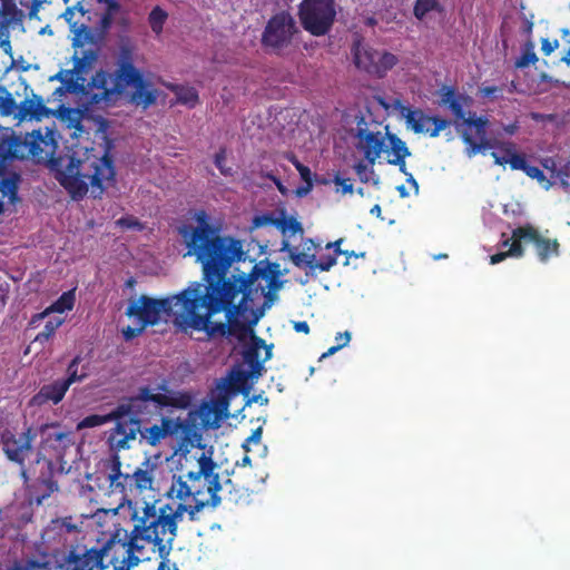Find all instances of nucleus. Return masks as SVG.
Masks as SVG:
<instances>
[{
	"label": "nucleus",
	"mask_w": 570,
	"mask_h": 570,
	"mask_svg": "<svg viewBox=\"0 0 570 570\" xmlns=\"http://www.w3.org/2000/svg\"><path fill=\"white\" fill-rule=\"evenodd\" d=\"M228 287L220 292L206 282H190L178 294L164 298L140 295L132 299L126 315L134 317L141 328L158 324L167 316L181 333L204 332L209 338L216 336L245 335L252 332L263 316V309L247 304L248 294L235 298L228 296Z\"/></svg>",
	"instance_id": "1"
},
{
	"label": "nucleus",
	"mask_w": 570,
	"mask_h": 570,
	"mask_svg": "<svg viewBox=\"0 0 570 570\" xmlns=\"http://www.w3.org/2000/svg\"><path fill=\"white\" fill-rule=\"evenodd\" d=\"M195 219L197 226L183 224L178 227V234L187 248L184 257L193 256L202 265L204 282L220 292L228 287V296L235 299L238 295L248 294L247 304L253 306L255 295L258 294V288L254 287L255 282L259 277L268 278L266 268L255 265L248 275L240 273L226 277L232 265L244 255L240 240L219 235L205 210H198Z\"/></svg>",
	"instance_id": "2"
},
{
	"label": "nucleus",
	"mask_w": 570,
	"mask_h": 570,
	"mask_svg": "<svg viewBox=\"0 0 570 570\" xmlns=\"http://www.w3.org/2000/svg\"><path fill=\"white\" fill-rule=\"evenodd\" d=\"M136 49L127 42L119 47L112 72L98 70L88 82L87 102L97 108L115 107L122 97L147 109L157 102L159 92L136 62Z\"/></svg>",
	"instance_id": "3"
},
{
	"label": "nucleus",
	"mask_w": 570,
	"mask_h": 570,
	"mask_svg": "<svg viewBox=\"0 0 570 570\" xmlns=\"http://www.w3.org/2000/svg\"><path fill=\"white\" fill-rule=\"evenodd\" d=\"M204 509V503L186 507L181 503L170 502L157 505V502H142V507L132 508L131 520L134 528L129 535L128 557L129 566H138L144 549L149 546L157 552L160 559L167 558L177 535V525L187 513L189 521L198 520V512Z\"/></svg>",
	"instance_id": "4"
},
{
	"label": "nucleus",
	"mask_w": 570,
	"mask_h": 570,
	"mask_svg": "<svg viewBox=\"0 0 570 570\" xmlns=\"http://www.w3.org/2000/svg\"><path fill=\"white\" fill-rule=\"evenodd\" d=\"M144 390L154 399H161L159 402H151L146 414L128 413V420L119 421L112 429L109 443L117 451L128 450L132 442L138 441L139 444L157 446L168 436L178 433H188L196 425L199 416L197 411H189L186 419L161 416L160 424L146 426L154 416L160 415L165 407L185 409L188 406L189 400L185 396H174L166 393L155 392L156 389L150 386H140L136 394H140Z\"/></svg>",
	"instance_id": "5"
},
{
	"label": "nucleus",
	"mask_w": 570,
	"mask_h": 570,
	"mask_svg": "<svg viewBox=\"0 0 570 570\" xmlns=\"http://www.w3.org/2000/svg\"><path fill=\"white\" fill-rule=\"evenodd\" d=\"M97 2L106 4V10L94 28L88 24L91 17L85 0H75L61 14L69 24L72 33V46L76 49L72 57L73 69L70 72L76 73L77 78L82 80L85 78L81 75L88 73L97 60L99 47L106 39L115 16L120 11V3L117 0H97Z\"/></svg>",
	"instance_id": "6"
},
{
	"label": "nucleus",
	"mask_w": 570,
	"mask_h": 570,
	"mask_svg": "<svg viewBox=\"0 0 570 570\" xmlns=\"http://www.w3.org/2000/svg\"><path fill=\"white\" fill-rule=\"evenodd\" d=\"M197 470L180 473L174 478L167 495L175 503L193 507L198 502L212 508L220 504L222 498L218 492L228 490V500L238 503L243 498L239 490L234 489L232 480H226L224 485L219 482V475L215 472L217 464L210 455L202 453L197 460Z\"/></svg>",
	"instance_id": "7"
},
{
	"label": "nucleus",
	"mask_w": 570,
	"mask_h": 570,
	"mask_svg": "<svg viewBox=\"0 0 570 570\" xmlns=\"http://www.w3.org/2000/svg\"><path fill=\"white\" fill-rule=\"evenodd\" d=\"M53 170L60 185L73 199L86 196L89 185L101 194L104 183L114 180L116 175L114 159L108 150L101 157H87L83 160L69 155L58 156Z\"/></svg>",
	"instance_id": "8"
},
{
	"label": "nucleus",
	"mask_w": 570,
	"mask_h": 570,
	"mask_svg": "<svg viewBox=\"0 0 570 570\" xmlns=\"http://www.w3.org/2000/svg\"><path fill=\"white\" fill-rule=\"evenodd\" d=\"M56 136V130L49 127L26 134L12 130L0 138V163L31 158L38 164L49 163L53 169V163L58 160V157H55L58 148Z\"/></svg>",
	"instance_id": "9"
},
{
	"label": "nucleus",
	"mask_w": 570,
	"mask_h": 570,
	"mask_svg": "<svg viewBox=\"0 0 570 570\" xmlns=\"http://www.w3.org/2000/svg\"><path fill=\"white\" fill-rule=\"evenodd\" d=\"M523 242L533 244L538 259L541 263H548L552 257L560 255V243L557 238L544 237L534 225L527 223L514 228L511 237L501 242V246L509 247V249L492 255L490 263L494 265L507 257H522L524 255Z\"/></svg>",
	"instance_id": "10"
},
{
	"label": "nucleus",
	"mask_w": 570,
	"mask_h": 570,
	"mask_svg": "<svg viewBox=\"0 0 570 570\" xmlns=\"http://www.w3.org/2000/svg\"><path fill=\"white\" fill-rule=\"evenodd\" d=\"M298 18L302 27L312 36H325L336 18L335 1L303 0L298 7Z\"/></svg>",
	"instance_id": "11"
},
{
	"label": "nucleus",
	"mask_w": 570,
	"mask_h": 570,
	"mask_svg": "<svg viewBox=\"0 0 570 570\" xmlns=\"http://www.w3.org/2000/svg\"><path fill=\"white\" fill-rule=\"evenodd\" d=\"M160 400L161 399L151 397L148 391L144 390L140 394H135L121 400L116 407L106 415L91 414L83 417L79 423V428H96L111 421H116L117 424L119 421H125L128 413L146 414L151 402H159Z\"/></svg>",
	"instance_id": "12"
},
{
	"label": "nucleus",
	"mask_w": 570,
	"mask_h": 570,
	"mask_svg": "<svg viewBox=\"0 0 570 570\" xmlns=\"http://www.w3.org/2000/svg\"><path fill=\"white\" fill-rule=\"evenodd\" d=\"M320 244L313 238L303 240V250L299 252L298 247L292 246L288 240H283L282 250L287 252L292 263L298 268H305L306 275H314L316 271L328 272L337 264V259L333 254L320 256L316 259V252Z\"/></svg>",
	"instance_id": "13"
},
{
	"label": "nucleus",
	"mask_w": 570,
	"mask_h": 570,
	"mask_svg": "<svg viewBox=\"0 0 570 570\" xmlns=\"http://www.w3.org/2000/svg\"><path fill=\"white\" fill-rule=\"evenodd\" d=\"M381 124L374 120L367 121L364 116H361L356 121V127L353 129V137L355 138V147L360 150L370 166H373L385 151V138L381 131Z\"/></svg>",
	"instance_id": "14"
},
{
	"label": "nucleus",
	"mask_w": 570,
	"mask_h": 570,
	"mask_svg": "<svg viewBox=\"0 0 570 570\" xmlns=\"http://www.w3.org/2000/svg\"><path fill=\"white\" fill-rule=\"evenodd\" d=\"M37 438V432L32 426H27L20 434L11 430H4L0 434V445L6 458L23 466L26 460L32 453V443Z\"/></svg>",
	"instance_id": "15"
},
{
	"label": "nucleus",
	"mask_w": 570,
	"mask_h": 570,
	"mask_svg": "<svg viewBox=\"0 0 570 570\" xmlns=\"http://www.w3.org/2000/svg\"><path fill=\"white\" fill-rule=\"evenodd\" d=\"M295 32L297 28L293 17L287 12H281L268 20L262 42L265 47L282 49L291 43Z\"/></svg>",
	"instance_id": "16"
},
{
	"label": "nucleus",
	"mask_w": 570,
	"mask_h": 570,
	"mask_svg": "<svg viewBox=\"0 0 570 570\" xmlns=\"http://www.w3.org/2000/svg\"><path fill=\"white\" fill-rule=\"evenodd\" d=\"M405 122L415 134H429L434 138L451 125V121L440 116H428L421 109L406 108L403 112Z\"/></svg>",
	"instance_id": "17"
},
{
	"label": "nucleus",
	"mask_w": 570,
	"mask_h": 570,
	"mask_svg": "<svg viewBox=\"0 0 570 570\" xmlns=\"http://www.w3.org/2000/svg\"><path fill=\"white\" fill-rule=\"evenodd\" d=\"M488 124L489 119L487 117H475L474 114L464 119V125L473 127L475 129V135L479 138V141H476L469 132L462 134V140L468 146V155L470 157L485 149H497L498 144L502 142L487 138Z\"/></svg>",
	"instance_id": "18"
},
{
	"label": "nucleus",
	"mask_w": 570,
	"mask_h": 570,
	"mask_svg": "<svg viewBox=\"0 0 570 570\" xmlns=\"http://www.w3.org/2000/svg\"><path fill=\"white\" fill-rule=\"evenodd\" d=\"M104 551L91 548L81 553L71 551L68 556L63 570H102Z\"/></svg>",
	"instance_id": "19"
},
{
	"label": "nucleus",
	"mask_w": 570,
	"mask_h": 570,
	"mask_svg": "<svg viewBox=\"0 0 570 570\" xmlns=\"http://www.w3.org/2000/svg\"><path fill=\"white\" fill-rule=\"evenodd\" d=\"M503 155L498 151H492L491 156L494 164L499 166L509 165L512 170H524L528 160L523 154L517 151L515 144L512 141H502L498 144V148Z\"/></svg>",
	"instance_id": "20"
},
{
	"label": "nucleus",
	"mask_w": 570,
	"mask_h": 570,
	"mask_svg": "<svg viewBox=\"0 0 570 570\" xmlns=\"http://www.w3.org/2000/svg\"><path fill=\"white\" fill-rule=\"evenodd\" d=\"M69 389L61 381V379L53 381L52 383L45 384L40 390L30 399V406H42L48 403L58 404L60 403Z\"/></svg>",
	"instance_id": "21"
},
{
	"label": "nucleus",
	"mask_w": 570,
	"mask_h": 570,
	"mask_svg": "<svg viewBox=\"0 0 570 570\" xmlns=\"http://www.w3.org/2000/svg\"><path fill=\"white\" fill-rule=\"evenodd\" d=\"M108 479L111 492L121 494L124 500H126L129 494L136 492L131 474L121 472V462L118 456H115L112 460L111 473Z\"/></svg>",
	"instance_id": "22"
},
{
	"label": "nucleus",
	"mask_w": 570,
	"mask_h": 570,
	"mask_svg": "<svg viewBox=\"0 0 570 570\" xmlns=\"http://www.w3.org/2000/svg\"><path fill=\"white\" fill-rule=\"evenodd\" d=\"M51 110L47 108L43 100L38 95H32V98H26L17 108L16 117L21 120L36 119L40 120L43 117H48Z\"/></svg>",
	"instance_id": "23"
},
{
	"label": "nucleus",
	"mask_w": 570,
	"mask_h": 570,
	"mask_svg": "<svg viewBox=\"0 0 570 570\" xmlns=\"http://www.w3.org/2000/svg\"><path fill=\"white\" fill-rule=\"evenodd\" d=\"M20 175L12 173L9 176H0V215L6 210V204H16L19 200L18 190Z\"/></svg>",
	"instance_id": "24"
},
{
	"label": "nucleus",
	"mask_w": 570,
	"mask_h": 570,
	"mask_svg": "<svg viewBox=\"0 0 570 570\" xmlns=\"http://www.w3.org/2000/svg\"><path fill=\"white\" fill-rule=\"evenodd\" d=\"M83 117L85 112L78 108L61 107L59 110V119L70 130L71 138H80L87 132L82 125Z\"/></svg>",
	"instance_id": "25"
},
{
	"label": "nucleus",
	"mask_w": 570,
	"mask_h": 570,
	"mask_svg": "<svg viewBox=\"0 0 570 570\" xmlns=\"http://www.w3.org/2000/svg\"><path fill=\"white\" fill-rule=\"evenodd\" d=\"M379 50L371 47L355 45L353 49L354 63L358 69H363L368 75L375 76V66L377 65Z\"/></svg>",
	"instance_id": "26"
},
{
	"label": "nucleus",
	"mask_w": 570,
	"mask_h": 570,
	"mask_svg": "<svg viewBox=\"0 0 570 570\" xmlns=\"http://www.w3.org/2000/svg\"><path fill=\"white\" fill-rule=\"evenodd\" d=\"M390 144V150L385 149V153L392 155L387 158V163H401L403 158L411 156V151L407 148L405 141H403L397 135L386 132V138Z\"/></svg>",
	"instance_id": "27"
},
{
	"label": "nucleus",
	"mask_w": 570,
	"mask_h": 570,
	"mask_svg": "<svg viewBox=\"0 0 570 570\" xmlns=\"http://www.w3.org/2000/svg\"><path fill=\"white\" fill-rule=\"evenodd\" d=\"M255 346L246 348L243 353L244 362L249 366L253 375H261L263 365L259 361L258 346L264 344V340L257 336L253 337Z\"/></svg>",
	"instance_id": "28"
},
{
	"label": "nucleus",
	"mask_w": 570,
	"mask_h": 570,
	"mask_svg": "<svg viewBox=\"0 0 570 570\" xmlns=\"http://www.w3.org/2000/svg\"><path fill=\"white\" fill-rule=\"evenodd\" d=\"M250 376H254L250 372L244 370H232L225 379L223 389L226 392H239L245 387Z\"/></svg>",
	"instance_id": "29"
},
{
	"label": "nucleus",
	"mask_w": 570,
	"mask_h": 570,
	"mask_svg": "<svg viewBox=\"0 0 570 570\" xmlns=\"http://www.w3.org/2000/svg\"><path fill=\"white\" fill-rule=\"evenodd\" d=\"M146 469L137 468L132 473V484L136 488V492L140 493L144 490L150 489L153 485L154 476L151 470H149V460L142 463Z\"/></svg>",
	"instance_id": "30"
},
{
	"label": "nucleus",
	"mask_w": 570,
	"mask_h": 570,
	"mask_svg": "<svg viewBox=\"0 0 570 570\" xmlns=\"http://www.w3.org/2000/svg\"><path fill=\"white\" fill-rule=\"evenodd\" d=\"M177 97V101L194 108L199 102L198 91L194 87L173 85L168 87Z\"/></svg>",
	"instance_id": "31"
},
{
	"label": "nucleus",
	"mask_w": 570,
	"mask_h": 570,
	"mask_svg": "<svg viewBox=\"0 0 570 570\" xmlns=\"http://www.w3.org/2000/svg\"><path fill=\"white\" fill-rule=\"evenodd\" d=\"M75 305V293L73 291H68L61 294V296L45 312L38 314L37 318H42L47 316L50 312L65 313L67 311H71Z\"/></svg>",
	"instance_id": "32"
},
{
	"label": "nucleus",
	"mask_w": 570,
	"mask_h": 570,
	"mask_svg": "<svg viewBox=\"0 0 570 570\" xmlns=\"http://www.w3.org/2000/svg\"><path fill=\"white\" fill-rule=\"evenodd\" d=\"M276 227L284 236L291 237L294 235L303 236L304 228L302 224L294 216H282L275 223Z\"/></svg>",
	"instance_id": "33"
},
{
	"label": "nucleus",
	"mask_w": 570,
	"mask_h": 570,
	"mask_svg": "<svg viewBox=\"0 0 570 570\" xmlns=\"http://www.w3.org/2000/svg\"><path fill=\"white\" fill-rule=\"evenodd\" d=\"M80 362H81V356L80 355L75 356L67 367V377L61 379V381L67 385L68 389L73 383L81 382L88 376V373L85 368H82V371L79 372Z\"/></svg>",
	"instance_id": "34"
},
{
	"label": "nucleus",
	"mask_w": 570,
	"mask_h": 570,
	"mask_svg": "<svg viewBox=\"0 0 570 570\" xmlns=\"http://www.w3.org/2000/svg\"><path fill=\"white\" fill-rule=\"evenodd\" d=\"M442 12L443 7L439 0H416L413 8V14L417 20H423L429 12Z\"/></svg>",
	"instance_id": "35"
},
{
	"label": "nucleus",
	"mask_w": 570,
	"mask_h": 570,
	"mask_svg": "<svg viewBox=\"0 0 570 570\" xmlns=\"http://www.w3.org/2000/svg\"><path fill=\"white\" fill-rule=\"evenodd\" d=\"M399 59L395 55L387 51H380L377 57V65L375 66V77H384L389 70H391Z\"/></svg>",
	"instance_id": "36"
},
{
	"label": "nucleus",
	"mask_w": 570,
	"mask_h": 570,
	"mask_svg": "<svg viewBox=\"0 0 570 570\" xmlns=\"http://www.w3.org/2000/svg\"><path fill=\"white\" fill-rule=\"evenodd\" d=\"M538 61V57L534 52V43L528 40L522 47L521 56L515 60L514 66L518 69H523L530 65H534Z\"/></svg>",
	"instance_id": "37"
},
{
	"label": "nucleus",
	"mask_w": 570,
	"mask_h": 570,
	"mask_svg": "<svg viewBox=\"0 0 570 570\" xmlns=\"http://www.w3.org/2000/svg\"><path fill=\"white\" fill-rule=\"evenodd\" d=\"M8 570H48V562L43 559L27 558L14 561Z\"/></svg>",
	"instance_id": "38"
},
{
	"label": "nucleus",
	"mask_w": 570,
	"mask_h": 570,
	"mask_svg": "<svg viewBox=\"0 0 570 570\" xmlns=\"http://www.w3.org/2000/svg\"><path fill=\"white\" fill-rule=\"evenodd\" d=\"M167 18L168 13L159 6L154 7L153 10L149 12L148 22L151 30L156 35L161 33Z\"/></svg>",
	"instance_id": "39"
},
{
	"label": "nucleus",
	"mask_w": 570,
	"mask_h": 570,
	"mask_svg": "<svg viewBox=\"0 0 570 570\" xmlns=\"http://www.w3.org/2000/svg\"><path fill=\"white\" fill-rule=\"evenodd\" d=\"M18 105L6 87L0 86V115L16 116Z\"/></svg>",
	"instance_id": "40"
},
{
	"label": "nucleus",
	"mask_w": 570,
	"mask_h": 570,
	"mask_svg": "<svg viewBox=\"0 0 570 570\" xmlns=\"http://www.w3.org/2000/svg\"><path fill=\"white\" fill-rule=\"evenodd\" d=\"M472 104V98L466 95H459V97L451 101L449 108L452 111V114L455 116L456 119L463 120L468 117L465 116L466 112L464 110L465 107H470Z\"/></svg>",
	"instance_id": "41"
},
{
	"label": "nucleus",
	"mask_w": 570,
	"mask_h": 570,
	"mask_svg": "<svg viewBox=\"0 0 570 570\" xmlns=\"http://www.w3.org/2000/svg\"><path fill=\"white\" fill-rule=\"evenodd\" d=\"M62 324L61 318H53L46 322L45 327L41 332H39L35 342H39L41 344L48 342L56 333L57 328Z\"/></svg>",
	"instance_id": "42"
},
{
	"label": "nucleus",
	"mask_w": 570,
	"mask_h": 570,
	"mask_svg": "<svg viewBox=\"0 0 570 570\" xmlns=\"http://www.w3.org/2000/svg\"><path fill=\"white\" fill-rule=\"evenodd\" d=\"M46 0H28L23 1L20 0V4L22 7H26L28 9V14L30 18L35 17L37 12L39 11V7L45 2ZM65 4H67V8L71 6L75 0H63Z\"/></svg>",
	"instance_id": "43"
},
{
	"label": "nucleus",
	"mask_w": 570,
	"mask_h": 570,
	"mask_svg": "<svg viewBox=\"0 0 570 570\" xmlns=\"http://www.w3.org/2000/svg\"><path fill=\"white\" fill-rule=\"evenodd\" d=\"M226 161V149L220 148L214 157V164L219 169L220 174L224 176L230 175V168L225 167Z\"/></svg>",
	"instance_id": "44"
},
{
	"label": "nucleus",
	"mask_w": 570,
	"mask_h": 570,
	"mask_svg": "<svg viewBox=\"0 0 570 570\" xmlns=\"http://www.w3.org/2000/svg\"><path fill=\"white\" fill-rule=\"evenodd\" d=\"M263 428L258 426L253 430L252 434L245 440L242 448L246 453L250 451L249 444H258L262 440Z\"/></svg>",
	"instance_id": "45"
},
{
	"label": "nucleus",
	"mask_w": 570,
	"mask_h": 570,
	"mask_svg": "<svg viewBox=\"0 0 570 570\" xmlns=\"http://www.w3.org/2000/svg\"><path fill=\"white\" fill-rule=\"evenodd\" d=\"M293 165L295 166V168L297 169V171L299 173V176L302 178V180H304L306 184H308L309 186H313L312 184V171L311 169L303 165L299 160H297L296 158L293 159Z\"/></svg>",
	"instance_id": "46"
},
{
	"label": "nucleus",
	"mask_w": 570,
	"mask_h": 570,
	"mask_svg": "<svg viewBox=\"0 0 570 570\" xmlns=\"http://www.w3.org/2000/svg\"><path fill=\"white\" fill-rule=\"evenodd\" d=\"M333 181L336 186L341 187L343 194L353 193V181L351 178H345L337 174L334 176Z\"/></svg>",
	"instance_id": "47"
},
{
	"label": "nucleus",
	"mask_w": 570,
	"mask_h": 570,
	"mask_svg": "<svg viewBox=\"0 0 570 570\" xmlns=\"http://www.w3.org/2000/svg\"><path fill=\"white\" fill-rule=\"evenodd\" d=\"M523 173L530 178L537 179L538 181L546 180L544 173L537 166H532L529 163L527 164Z\"/></svg>",
	"instance_id": "48"
},
{
	"label": "nucleus",
	"mask_w": 570,
	"mask_h": 570,
	"mask_svg": "<svg viewBox=\"0 0 570 570\" xmlns=\"http://www.w3.org/2000/svg\"><path fill=\"white\" fill-rule=\"evenodd\" d=\"M458 97L459 95H456L454 88L445 87L441 97V102L449 107L451 101H454Z\"/></svg>",
	"instance_id": "49"
},
{
	"label": "nucleus",
	"mask_w": 570,
	"mask_h": 570,
	"mask_svg": "<svg viewBox=\"0 0 570 570\" xmlns=\"http://www.w3.org/2000/svg\"><path fill=\"white\" fill-rule=\"evenodd\" d=\"M558 47V40L550 41L549 39L544 38L541 41V50L544 56H550Z\"/></svg>",
	"instance_id": "50"
},
{
	"label": "nucleus",
	"mask_w": 570,
	"mask_h": 570,
	"mask_svg": "<svg viewBox=\"0 0 570 570\" xmlns=\"http://www.w3.org/2000/svg\"><path fill=\"white\" fill-rule=\"evenodd\" d=\"M259 295H263L264 298H265V302L263 304V308L264 307H269L273 304V302L277 298V295H276L275 291H271V289L265 291L264 287H261Z\"/></svg>",
	"instance_id": "51"
},
{
	"label": "nucleus",
	"mask_w": 570,
	"mask_h": 570,
	"mask_svg": "<svg viewBox=\"0 0 570 570\" xmlns=\"http://www.w3.org/2000/svg\"><path fill=\"white\" fill-rule=\"evenodd\" d=\"M342 243H343V239H342V238H340V239H337V240H335V242H330V243H327V244L325 245V248H326V249H333V253H332V254H333V255H335V257L337 258L341 254H347V250H343V249L341 248Z\"/></svg>",
	"instance_id": "52"
},
{
	"label": "nucleus",
	"mask_w": 570,
	"mask_h": 570,
	"mask_svg": "<svg viewBox=\"0 0 570 570\" xmlns=\"http://www.w3.org/2000/svg\"><path fill=\"white\" fill-rule=\"evenodd\" d=\"M336 344L343 348L346 346L351 341V333L348 331L337 333L335 336Z\"/></svg>",
	"instance_id": "53"
},
{
	"label": "nucleus",
	"mask_w": 570,
	"mask_h": 570,
	"mask_svg": "<svg viewBox=\"0 0 570 570\" xmlns=\"http://www.w3.org/2000/svg\"><path fill=\"white\" fill-rule=\"evenodd\" d=\"M145 328H141V325H139L138 328H132L128 326L127 328L122 330V334L125 340L129 341L138 336Z\"/></svg>",
	"instance_id": "54"
},
{
	"label": "nucleus",
	"mask_w": 570,
	"mask_h": 570,
	"mask_svg": "<svg viewBox=\"0 0 570 570\" xmlns=\"http://www.w3.org/2000/svg\"><path fill=\"white\" fill-rule=\"evenodd\" d=\"M10 24H8L6 28H3L0 32V48H2L4 50V52L7 53H10L11 52V43H10V40H9V37L8 35L6 36L4 39H2V36L4 35V32L8 30V27Z\"/></svg>",
	"instance_id": "55"
},
{
	"label": "nucleus",
	"mask_w": 570,
	"mask_h": 570,
	"mask_svg": "<svg viewBox=\"0 0 570 570\" xmlns=\"http://www.w3.org/2000/svg\"><path fill=\"white\" fill-rule=\"evenodd\" d=\"M356 174L360 176V179L364 183H367V178L364 176L367 170V165L360 161L354 166Z\"/></svg>",
	"instance_id": "56"
},
{
	"label": "nucleus",
	"mask_w": 570,
	"mask_h": 570,
	"mask_svg": "<svg viewBox=\"0 0 570 570\" xmlns=\"http://www.w3.org/2000/svg\"><path fill=\"white\" fill-rule=\"evenodd\" d=\"M558 177L563 186H570V174L568 173V168H561L558 171Z\"/></svg>",
	"instance_id": "57"
},
{
	"label": "nucleus",
	"mask_w": 570,
	"mask_h": 570,
	"mask_svg": "<svg viewBox=\"0 0 570 570\" xmlns=\"http://www.w3.org/2000/svg\"><path fill=\"white\" fill-rule=\"evenodd\" d=\"M294 330L297 333L308 334L309 333V325L305 321L295 322L294 323Z\"/></svg>",
	"instance_id": "58"
},
{
	"label": "nucleus",
	"mask_w": 570,
	"mask_h": 570,
	"mask_svg": "<svg viewBox=\"0 0 570 570\" xmlns=\"http://www.w3.org/2000/svg\"><path fill=\"white\" fill-rule=\"evenodd\" d=\"M215 406L217 412L225 413L228 409V401L225 397L218 399L215 403Z\"/></svg>",
	"instance_id": "59"
},
{
	"label": "nucleus",
	"mask_w": 570,
	"mask_h": 570,
	"mask_svg": "<svg viewBox=\"0 0 570 570\" xmlns=\"http://www.w3.org/2000/svg\"><path fill=\"white\" fill-rule=\"evenodd\" d=\"M49 439H53L55 441L62 442L69 440V435L66 432L56 431L49 434Z\"/></svg>",
	"instance_id": "60"
},
{
	"label": "nucleus",
	"mask_w": 570,
	"mask_h": 570,
	"mask_svg": "<svg viewBox=\"0 0 570 570\" xmlns=\"http://www.w3.org/2000/svg\"><path fill=\"white\" fill-rule=\"evenodd\" d=\"M484 97H491L500 91V88L497 86H487L481 89Z\"/></svg>",
	"instance_id": "61"
},
{
	"label": "nucleus",
	"mask_w": 570,
	"mask_h": 570,
	"mask_svg": "<svg viewBox=\"0 0 570 570\" xmlns=\"http://www.w3.org/2000/svg\"><path fill=\"white\" fill-rule=\"evenodd\" d=\"M130 567L131 566L128 564V569L127 570H130ZM156 570H171V564H170V562L168 560V557L165 558V559H161V561L159 562V564H158Z\"/></svg>",
	"instance_id": "62"
},
{
	"label": "nucleus",
	"mask_w": 570,
	"mask_h": 570,
	"mask_svg": "<svg viewBox=\"0 0 570 570\" xmlns=\"http://www.w3.org/2000/svg\"><path fill=\"white\" fill-rule=\"evenodd\" d=\"M281 286H282V282L277 281L275 277H271L268 279V285H267L268 289L276 292L277 289L281 288Z\"/></svg>",
	"instance_id": "63"
},
{
	"label": "nucleus",
	"mask_w": 570,
	"mask_h": 570,
	"mask_svg": "<svg viewBox=\"0 0 570 570\" xmlns=\"http://www.w3.org/2000/svg\"><path fill=\"white\" fill-rule=\"evenodd\" d=\"M117 223L120 226H125V227H132L136 224V222L130 217H121Z\"/></svg>",
	"instance_id": "64"
}]
</instances>
